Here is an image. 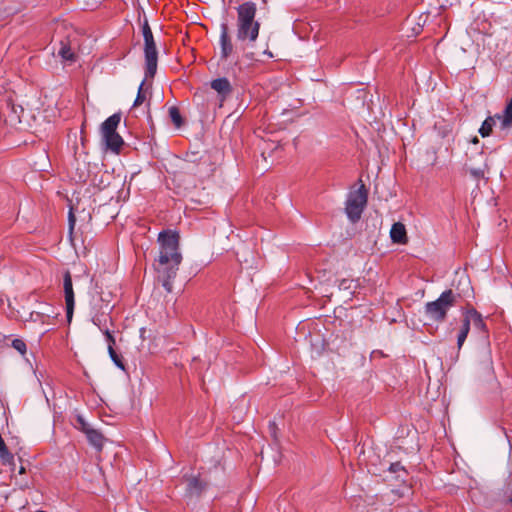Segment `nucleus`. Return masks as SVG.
Listing matches in <instances>:
<instances>
[{
  "label": "nucleus",
  "mask_w": 512,
  "mask_h": 512,
  "mask_svg": "<svg viewBox=\"0 0 512 512\" xmlns=\"http://www.w3.org/2000/svg\"><path fill=\"white\" fill-rule=\"evenodd\" d=\"M264 53L266 55H268V57H270V58L273 57V54L270 51H264Z\"/></svg>",
  "instance_id": "obj_33"
},
{
  "label": "nucleus",
  "mask_w": 512,
  "mask_h": 512,
  "mask_svg": "<svg viewBox=\"0 0 512 512\" xmlns=\"http://www.w3.org/2000/svg\"><path fill=\"white\" fill-rule=\"evenodd\" d=\"M11 109H12V111L15 113L16 118H18V119L20 120V117H21V116H20V114L18 113V111L15 109V107H14V106H12V107H11Z\"/></svg>",
  "instance_id": "obj_32"
},
{
  "label": "nucleus",
  "mask_w": 512,
  "mask_h": 512,
  "mask_svg": "<svg viewBox=\"0 0 512 512\" xmlns=\"http://www.w3.org/2000/svg\"><path fill=\"white\" fill-rule=\"evenodd\" d=\"M211 88L224 99L232 91L231 84L227 78H218L211 82Z\"/></svg>",
  "instance_id": "obj_13"
},
{
  "label": "nucleus",
  "mask_w": 512,
  "mask_h": 512,
  "mask_svg": "<svg viewBox=\"0 0 512 512\" xmlns=\"http://www.w3.org/2000/svg\"><path fill=\"white\" fill-rule=\"evenodd\" d=\"M346 282H347V280H342L340 287L344 286L346 288V286H345Z\"/></svg>",
  "instance_id": "obj_35"
},
{
  "label": "nucleus",
  "mask_w": 512,
  "mask_h": 512,
  "mask_svg": "<svg viewBox=\"0 0 512 512\" xmlns=\"http://www.w3.org/2000/svg\"><path fill=\"white\" fill-rule=\"evenodd\" d=\"M243 58H246V59H248V60H250V61H252V60H254V59H255V58H254V54H253L252 52H246V53H244V54H243Z\"/></svg>",
  "instance_id": "obj_28"
},
{
  "label": "nucleus",
  "mask_w": 512,
  "mask_h": 512,
  "mask_svg": "<svg viewBox=\"0 0 512 512\" xmlns=\"http://www.w3.org/2000/svg\"><path fill=\"white\" fill-rule=\"evenodd\" d=\"M261 2L263 4V6L265 7L267 5V3H268V0H261Z\"/></svg>",
  "instance_id": "obj_36"
},
{
  "label": "nucleus",
  "mask_w": 512,
  "mask_h": 512,
  "mask_svg": "<svg viewBox=\"0 0 512 512\" xmlns=\"http://www.w3.org/2000/svg\"><path fill=\"white\" fill-rule=\"evenodd\" d=\"M464 169L475 179L484 178L487 171V157L479 147H471L466 151Z\"/></svg>",
  "instance_id": "obj_6"
},
{
  "label": "nucleus",
  "mask_w": 512,
  "mask_h": 512,
  "mask_svg": "<svg viewBox=\"0 0 512 512\" xmlns=\"http://www.w3.org/2000/svg\"><path fill=\"white\" fill-rule=\"evenodd\" d=\"M486 362H487L488 368L491 370L492 369V362H491L489 354L486 355Z\"/></svg>",
  "instance_id": "obj_30"
},
{
  "label": "nucleus",
  "mask_w": 512,
  "mask_h": 512,
  "mask_svg": "<svg viewBox=\"0 0 512 512\" xmlns=\"http://www.w3.org/2000/svg\"><path fill=\"white\" fill-rule=\"evenodd\" d=\"M458 296L451 290H445L441 295L424 306L425 316L436 323H442L446 320L448 311L457 303Z\"/></svg>",
  "instance_id": "obj_3"
},
{
  "label": "nucleus",
  "mask_w": 512,
  "mask_h": 512,
  "mask_svg": "<svg viewBox=\"0 0 512 512\" xmlns=\"http://www.w3.org/2000/svg\"><path fill=\"white\" fill-rule=\"evenodd\" d=\"M19 473H20V474L25 473V468H24L23 466H22V467H20Z\"/></svg>",
  "instance_id": "obj_34"
},
{
  "label": "nucleus",
  "mask_w": 512,
  "mask_h": 512,
  "mask_svg": "<svg viewBox=\"0 0 512 512\" xmlns=\"http://www.w3.org/2000/svg\"><path fill=\"white\" fill-rule=\"evenodd\" d=\"M120 121V114H113L102 123L100 128L102 140L106 148L115 153H119L124 144L122 137L117 133Z\"/></svg>",
  "instance_id": "obj_4"
},
{
  "label": "nucleus",
  "mask_w": 512,
  "mask_h": 512,
  "mask_svg": "<svg viewBox=\"0 0 512 512\" xmlns=\"http://www.w3.org/2000/svg\"><path fill=\"white\" fill-rule=\"evenodd\" d=\"M219 49L220 61L225 63L233 62L235 66H238L239 69H241L242 60L238 58L233 61L236 51L226 23H222L220 26Z\"/></svg>",
  "instance_id": "obj_8"
},
{
  "label": "nucleus",
  "mask_w": 512,
  "mask_h": 512,
  "mask_svg": "<svg viewBox=\"0 0 512 512\" xmlns=\"http://www.w3.org/2000/svg\"><path fill=\"white\" fill-rule=\"evenodd\" d=\"M206 165V161H200L198 164H194L192 161L186 160L182 166V169L186 173L193 174L198 177L203 176L202 167Z\"/></svg>",
  "instance_id": "obj_17"
},
{
  "label": "nucleus",
  "mask_w": 512,
  "mask_h": 512,
  "mask_svg": "<svg viewBox=\"0 0 512 512\" xmlns=\"http://www.w3.org/2000/svg\"><path fill=\"white\" fill-rule=\"evenodd\" d=\"M103 332H104V335H105L106 340L108 342V346L111 345V347H113L115 345V338H114V336L111 334V332L107 328Z\"/></svg>",
  "instance_id": "obj_25"
},
{
  "label": "nucleus",
  "mask_w": 512,
  "mask_h": 512,
  "mask_svg": "<svg viewBox=\"0 0 512 512\" xmlns=\"http://www.w3.org/2000/svg\"><path fill=\"white\" fill-rule=\"evenodd\" d=\"M63 289L66 303V315L68 321L72 319L73 310H74V291L72 284V276L69 271H66L63 276Z\"/></svg>",
  "instance_id": "obj_9"
},
{
  "label": "nucleus",
  "mask_w": 512,
  "mask_h": 512,
  "mask_svg": "<svg viewBox=\"0 0 512 512\" xmlns=\"http://www.w3.org/2000/svg\"><path fill=\"white\" fill-rule=\"evenodd\" d=\"M169 116L176 127H180L182 125L183 120L177 107L172 106L169 108Z\"/></svg>",
  "instance_id": "obj_19"
},
{
  "label": "nucleus",
  "mask_w": 512,
  "mask_h": 512,
  "mask_svg": "<svg viewBox=\"0 0 512 512\" xmlns=\"http://www.w3.org/2000/svg\"><path fill=\"white\" fill-rule=\"evenodd\" d=\"M12 347L22 355L26 353V344L21 339H14L12 341Z\"/></svg>",
  "instance_id": "obj_24"
},
{
  "label": "nucleus",
  "mask_w": 512,
  "mask_h": 512,
  "mask_svg": "<svg viewBox=\"0 0 512 512\" xmlns=\"http://www.w3.org/2000/svg\"><path fill=\"white\" fill-rule=\"evenodd\" d=\"M144 37V54L146 62V77H154L157 71L158 53L154 41L153 33L147 21L142 27Z\"/></svg>",
  "instance_id": "obj_7"
},
{
  "label": "nucleus",
  "mask_w": 512,
  "mask_h": 512,
  "mask_svg": "<svg viewBox=\"0 0 512 512\" xmlns=\"http://www.w3.org/2000/svg\"><path fill=\"white\" fill-rule=\"evenodd\" d=\"M155 269L159 274L162 286L168 293L172 292V280L176 277L178 269L167 267H155Z\"/></svg>",
  "instance_id": "obj_10"
},
{
  "label": "nucleus",
  "mask_w": 512,
  "mask_h": 512,
  "mask_svg": "<svg viewBox=\"0 0 512 512\" xmlns=\"http://www.w3.org/2000/svg\"><path fill=\"white\" fill-rule=\"evenodd\" d=\"M86 437L89 443L97 450H101L103 448L105 439L98 430L92 429L86 431Z\"/></svg>",
  "instance_id": "obj_16"
},
{
  "label": "nucleus",
  "mask_w": 512,
  "mask_h": 512,
  "mask_svg": "<svg viewBox=\"0 0 512 512\" xmlns=\"http://www.w3.org/2000/svg\"><path fill=\"white\" fill-rule=\"evenodd\" d=\"M144 84H145V80H143L141 82V84H140V86L138 88V93H137L136 99L134 101L133 107L140 106L146 100V95H145V91H144V88H143Z\"/></svg>",
  "instance_id": "obj_22"
},
{
  "label": "nucleus",
  "mask_w": 512,
  "mask_h": 512,
  "mask_svg": "<svg viewBox=\"0 0 512 512\" xmlns=\"http://www.w3.org/2000/svg\"><path fill=\"white\" fill-rule=\"evenodd\" d=\"M466 315L471 325L474 326V328H476L479 331H485L486 325L480 313H478L474 308H471L466 311Z\"/></svg>",
  "instance_id": "obj_14"
},
{
  "label": "nucleus",
  "mask_w": 512,
  "mask_h": 512,
  "mask_svg": "<svg viewBox=\"0 0 512 512\" xmlns=\"http://www.w3.org/2000/svg\"><path fill=\"white\" fill-rule=\"evenodd\" d=\"M75 427L79 430H81L85 435L86 431L92 430L93 428L85 421L83 416L77 415L76 416V422Z\"/></svg>",
  "instance_id": "obj_21"
},
{
  "label": "nucleus",
  "mask_w": 512,
  "mask_h": 512,
  "mask_svg": "<svg viewBox=\"0 0 512 512\" xmlns=\"http://www.w3.org/2000/svg\"><path fill=\"white\" fill-rule=\"evenodd\" d=\"M236 38L241 43H253L259 36L260 23L255 20L256 4L251 1L240 4L237 8Z\"/></svg>",
  "instance_id": "obj_1"
},
{
  "label": "nucleus",
  "mask_w": 512,
  "mask_h": 512,
  "mask_svg": "<svg viewBox=\"0 0 512 512\" xmlns=\"http://www.w3.org/2000/svg\"><path fill=\"white\" fill-rule=\"evenodd\" d=\"M470 327H471V323L466 315V312L464 313V317H463V320H462V323H461V326H460V329H459V333L457 335V346H458V349H460L466 338H467V335L470 331Z\"/></svg>",
  "instance_id": "obj_15"
},
{
  "label": "nucleus",
  "mask_w": 512,
  "mask_h": 512,
  "mask_svg": "<svg viewBox=\"0 0 512 512\" xmlns=\"http://www.w3.org/2000/svg\"><path fill=\"white\" fill-rule=\"evenodd\" d=\"M206 488V483L201 481L198 477H190L187 479L186 492L189 496H199Z\"/></svg>",
  "instance_id": "obj_12"
},
{
  "label": "nucleus",
  "mask_w": 512,
  "mask_h": 512,
  "mask_svg": "<svg viewBox=\"0 0 512 512\" xmlns=\"http://www.w3.org/2000/svg\"><path fill=\"white\" fill-rule=\"evenodd\" d=\"M92 321L95 325H97L99 328H101V321L98 317H94Z\"/></svg>",
  "instance_id": "obj_29"
},
{
  "label": "nucleus",
  "mask_w": 512,
  "mask_h": 512,
  "mask_svg": "<svg viewBox=\"0 0 512 512\" xmlns=\"http://www.w3.org/2000/svg\"><path fill=\"white\" fill-rule=\"evenodd\" d=\"M390 237L393 243L406 244L408 242L406 227L401 222H396L390 230Z\"/></svg>",
  "instance_id": "obj_11"
},
{
  "label": "nucleus",
  "mask_w": 512,
  "mask_h": 512,
  "mask_svg": "<svg viewBox=\"0 0 512 512\" xmlns=\"http://www.w3.org/2000/svg\"><path fill=\"white\" fill-rule=\"evenodd\" d=\"M495 118H497L496 115L494 117H487L484 120L479 129V133L482 137H487L491 134L493 126L495 125Z\"/></svg>",
  "instance_id": "obj_18"
},
{
  "label": "nucleus",
  "mask_w": 512,
  "mask_h": 512,
  "mask_svg": "<svg viewBox=\"0 0 512 512\" xmlns=\"http://www.w3.org/2000/svg\"><path fill=\"white\" fill-rule=\"evenodd\" d=\"M400 470H404V468L399 462L391 463L389 466V471L392 473H396Z\"/></svg>",
  "instance_id": "obj_26"
},
{
  "label": "nucleus",
  "mask_w": 512,
  "mask_h": 512,
  "mask_svg": "<svg viewBox=\"0 0 512 512\" xmlns=\"http://www.w3.org/2000/svg\"><path fill=\"white\" fill-rule=\"evenodd\" d=\"M360 183V187L357 190L351 191L348 194L346 201L345 212L352 223H356L361 218L367 205L368 191L361 180Z\"/></svg>",
  "instance_id": "obj_5"
},
{
  "label": "nucleus",
  "mask_w": 512,
  "mask_h": 512,
  "mask_svg": "<svg viewBox=\"0 0 512 512\" xmlns=\"http://www.w3.org/2000/svg\"><path fill=\"white\" fill-rule=\"evenodd\" d=\"M37 512H46V511H42V510H40V511H37Z\"/></svg>",
  "instance_id": "obj_37"
},
{
  "label": "nucleus",
  "mask_w": 512,
  "mask_h": 512,
  "mask_svg": "<svg viewBox=\"0 0 512 512\" xmlns=\"http://www.w3.org/2000/svg\"><path fill=\"white\" fill-rule=\"evenodd\" d=\"M108 352H109L110 358L114 362V364L118 368L124 370L125 366H124V363H123L121 357L116 353V351L114 350L113 347H111V345H109V347H108Z\"/></svg>",
  "instance_id": "obj_20"
},
{
  "label": "nucleus",
  "mask_w": 512,
  "mask_h": 512,
  "mask_svg": "<svg viewBox=\"0 0 512 512\" xmlns=\"http://www.w3.org/2000/svg\"><path fill=\"white\" fill-rule=\"evenodd\" d=\"M471 143L473 144V147H477V144L479 143V139L477 137H474L471 140Z\"/></svg>",
  "instance_id": "obj_31"
},
{
  "label": "nucleus",
  "mask_w": 512,
  "mask_h": 512,
  "mask_svg": "<svg viewBox=\"0 0 512 512\" xmlns=\"http://www.w3.org/2000/svg\"><path fill=\"white\" fill-rule=\"evenodd\" d=\"M75 221H76L75 215H74V213H73V211L71 209L70 212H69V230H70V233L74 229Z\"/></svg>",
  "instance_id": "obj_27"
},
{
  "label": "nucleus",
  "mask_w": 512,
  "mask_h": 512,
  "mask_svg": "<svg viewBox=\"0 0 512 512\" xmlns=\"http://www.w3.org/2000/svg\"><path fill=\"white\" fill-rule=\"evenodd\" d=\"M179 239L178 232L173 230H163L158 234L160 251L155 267L179 268L182 261Z\"/></svg>",
  "instance_id": "obj_2"
},
{
  "label": "nucleus",
  "mask_w": 512,
  "mask_h": 512,
  "mask_svg": "<svg viewBox=\"0 0 512 512\" xmlns=\"http://www.w3.org/2000/svg\"><path fill=\"white\" fill-rule=\"evenodd\" d=\"M59 55L65 60H74V53L72 52L71 48L67 45H62L61 49L59 50Z\"/></svg>",
  "instance_id": "obj_23"
}]
</instances>
